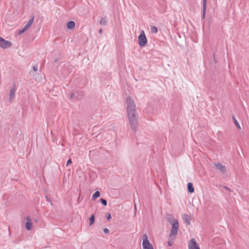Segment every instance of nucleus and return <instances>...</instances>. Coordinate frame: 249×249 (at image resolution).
Segmentation results:
<instances>
[{
    "instance_id": "obj_1",
    "label": "nucleus",
    "mask_w": 249,
    "mask_h": 249,
    "mask_svg": "<svg viewBox=\"0 0 249 249\" xmlns=\"http://www.w3.org/2000/svg\"><path fill=\"white\" fill-rule=\"evenodd\" d=\"M165 218L166 220L172 225V228L170 231V236L177 234L179 228V224L178 220L175 219L172 215L167 214Z\"/></svg>"
},
{
    "instance_id": "obj_2",
    "label": "nucleus",
    "mask_w": 249,
    "mask_h": 249,
    "mask_svg": "<svg viewBox=\"0 0 249 249\" xmlns=\"http://www.w3.org/2000/svg\"><path fill=\"white\" fill-rule=\"evenodd\" d=\"M126 103L127 105V115L137 114L136 112V106L134 100L128 96L126 98Z\"/></svg>"
},
{
    "instance_id": "obj_3",
    "label": "nucleus",
    "mask_w": 249,
    "mask_h": 249,
    "mask_svg": "<svg viewBox=\"0 0 249 249\" xmlns=\"http://www.w3.org/2000/svg\"><path fill=\"white\" fill-rule=\"evenodd\" d=\"M129 126L134 132H135L138 126V114L127 115Z\"/></svg>"
},
{
    "instance_id": "obj_4",
    "label": "nucleus",
    "mask_w": 249,
    "mask_h": 249,
    "mask_svg": "<svg viewBox=\"0 0 249 249\" xmlns=\"http://www.w3.org/2000/svg\"><path fill=\"white\" fill-rule=\"evenodd\" d=\"M142 246L143 249H154L153 245L149 242L148 236L146 234L143 235Z\"/></svg>"
},
{
    "instance_id": "obj_5",
    "label": "nucleus",
    "mask_w": 249,
    "mask_h": 249,
    "mask_svg": "<svg viewBox=\"0 0 249 249\" xmlns=\"http://www.w3.org/2000/svg\"><path fill=\"white\" fill-rule=\"evenodd\" d=\"M139 45L140 47L144 46L147 43V40L144 31L142 30L140 35L138 37Z\"/></svg>"
},
{
    "instance_id": "obj_6",
    "label": "nucleus",
    "mask_w": 249,
    "mask_h": 249,
    "mask_svg": "<svg viewBox=\"0 0 249 249\" xmlns=\"http://www.w3.org/2000/svg\"><path fill=\"white\" fill-rule=\"evenodd\" d=\"M12 46V43L8 40L4 39L0 37V47L3 49L10 48Z\"/></svg>"
},
{
    "instance_id": "obj_7",
    "label": "nucleus",
    "mask_w": 249,
    "mask_h": 249,
    "mask_svg": "<svg viewBox=\"0 0 249 249\" xmlns=\"http://www.w3.org/2000/svg\"><path fill=\"white\" fill-rule=\"evenodd\" d=\"M189 249H200V248L195 239H191L188 243Z\"/></svg>"
},
{
    "instance_id": "obj_8",
    "label": "nucleus",
    "mask_w": 249,
    "mask_h": 249,
    "mask_svg": "<svg viewBox=\"0 0 249 249\" xmlns=\"http://www.w3.org/2000/svg\"><path fill=\"white\" fill-rule=\"evenodd\" d=\"M26 220L25 223V228L28 231H30L33 228V224L32 223V220L29 216H26L25 217Z\"/></svg>"
},
{
    "instance_id": "obj_9",
    "label": "nucleus",
    "mask_w": 249,
    "mask_h": 249,
    "mask_svg": "<svg viewBox=\"0 0 249 249\" xmlns=\"http://www.w3.org/2000/svg\"><path fill=\"white\" fill-rule=\"evenodd\" d=\"M214 166L217 169L219 170L222 173H225L226 172L225 166L220 163H215Z\"/></svg>"
},
{
    "instance_id": "obj_10",
    "label": "nucleus",
    "mask_w": 249,
    "mask_h": 249,
    "mask_svg": "<svg viewBox=\"0 0 249 249\" xmlns=\"http://www.w3.org/2000/svg\"><path fill=\"white\" fill-rule=\"evenodd\" d=\"M16 91V89H15V86H14L10 89L9 102H11L12 101L13 99L14 98Z\"/></svg>"
},
{
    "instance_id": "obj_11",
    "label": "nucleus",
    "mask_w": 249,
    "mask_h": 249,
    "mask_svg": "<svg viewBox=\"0 0 249 249\" xmlns=\"http://www.w3.org/2000/svg\"><path fill=\"white\" fill-rule=\"evenodd\" d=\"M207 7V0H203V5H202V18H205L206 11Z\"/></svg>"
},
{
    "instance_id": "obj_12",
    "label": "nucleus",
    "mask_w": 249,
    "mask_h": 249,
    "mask_svg": "<svg viewBox=\"0 0 249 249\" xmlns=\"http://www.w3.org/2000/svg\"><path fill=\"white\" fill-rule=\"evenodd\" d=\"M183 220L185 221L186 224L189 225L191 224L190 222V216L187 214H183L182 216Z\"/></svg>"
},
{
    "instance_id": "obj_13",
    "label": "nucleus",
    "mask_w": 249,
    "mask_h": 249,
    "mask_svg": "<svg viewBox=\"0 0 249 249\" xmlns=\"http://www.w3.org/2000/svg\"><path fill=\"white\" fill-rule=\"evenodd\" d=\"M177 234H175V235H173L172 236H170V233L169 234L168 241V245L169 246H172L173 245V241L176 237Z\"/></svg>"
},
{
    "instance_id": "obj_14",
    "label": "nucleus",
    "mask_w": 249,
    "mask_h": 249,
    "mask_svg": "<svg viewBox=\"0 0 249 249\" xmlns=\"http://www.w3.org/2000/svg\"><path fill=\"white\" fill-rule=\"evenodd\" d=\"M75 23L73 21H70L67 24V27L69 29H72L74 28Z\"/></svg>"
},
{
    "instance_id": "obj_15",
    "label": "nucleus",
    "mask_w": 249,
    "mask_h": 249,
    "mask_svg": "<svg viewBox=\"0 0 249 249\" xmlns=\"http://www.w3.org/2000/svg\"><path fill=\"white\" fill-rule=\"evenodd\" d=\"M187 189H188V191L190 193H192L194 192V188L193 184L192 183H191V182L188 183Z\"/></svg>"
},
{
    "instance_id": "obj_16",
    "label": "nucleus",
    "mask_w": 249,
    "mask_h": 249,
    "mask_svg": "<svg viewBox=\"0 0 249 249\" xmlns=\"http://www.w3.org/2000/svg\"><path fill=\"white\" fill-rule=\"evenodd\" d=\"M100 24L103 26H107V18H102L100 21Z\"/></svg>"
},
{
    "instance_id": "obj_17",
    "label": "nucleus",
    "mask_w": 249,
    "mask_h": 249,
    "mask_svg": "<svg viewBox=\"0 0 249 249\" xmlns=\"http://www.w3.org/2000/svg\"><path fill=\"white\" fill-rule=\"evenodd\" d=\"M100 196V192L98 191H97L92 195V200H95L96 198H97V197H99Z\"/></svg>"
},
{
    "instance_id": "obj_18",
    "label": "nucleus",
    "mask_w": 249,
    "mask_h": 249,
    "mask_svg": "<svg viewBox=\"0 0 249 249\" xmlns=\"http://www.w3.org/2000/svg\"><path fill=\"white\" fill-rule=\"evenodd\" d=\"M232 119H233V122H234V123L235 124V125H236V126L239 129H241V127L239 125V124L238 123V122H237V121L236 120V119H235V117L234 116H233L232 117Z\"/></svg>"
},
{
    "instance_id": "obj_19",
    "label": "nucleus",
    "mask_w": 249,
    "mask_h": 249,
    "mask_svg": "<svg viewBox=\"0 0 249 249\" xmlns=\"http://www.w3.org/2000/svg\"><path fill=\"white\" fill-rule=\"evenodd\" d=\"M94 220H95L94 215V214H92L89 218V225L90 226L92 225L94 223Z\"/></svg>"
},
{
    "instance_id": "obj_20",
    "label": "nucleus",
    "mask_w": 249,
    "mask_h": 249,
    "mask_svg": "<svg viewBox=\"0 0 249 249\" xmlns=\"http://www.w3.org/2000/svg\"><path fill=\"white\" fill-rule=\"evenodd\" d=\"M151 32L154 34H157L158 32V29L155 26H151Z\"/></svg>"
},
{
    "instance_id": "obj_21",
    "label": "nucleus",
    "mask_w": 249,
    "mask_h": 249,
    "mask_svg": "<svg viewBox=\"0 0 249 249\" xmlns=\"http://www.w3.org/2000/svg\"><path fill=\"white\" fill-rule=\"evenodd\" d=\"M34 17L33 16H31V18H30V19H29V20L28 21L27 23L29 26L31 27V26L32 25V24H33V22H34Z\"/></svg>"
},
{
    "instance_id": "obj_22",
    "label": "nucleus",
    "mask_w": 249,
    "mask_h": 249,
    "mask_svg": "<svg viewBox=\"0 0 249 249\" xmlns=\"http://www.w3.org/2000/svg\"><path fill=\"white\" fill-rule=\"evenodd\" d=\"M101 203L104 205V206H107V201L106 199L104 198H100V199Z\"/></svg>"
},
{
    "instance_id": "obj_23",
    "label": "nucleus",
    "mask_w": 249,
    "mask_h": 249,
    "mask_svg": "<svg viewBox=\"0 0 249 249\" xmlns=\"http://www.w3.org/2000/svg\"><path fill=\"white\" fill-rule=\"evenodd\" d=\"M26 31V30L23 27L22 30L19 31L18 34L19 35H20L24 33Z\"/></svg>"
},
{
    "instance_id": "obj_24",
    "label": "nucleus",
    "mask_w": 249,
    "mask_h": 249,
    "mask_svg": "<svg viewBox=\"0 0 249 249\" xmlns=\"http://www.w3.org/2000/svg\"><path fill=\"white\" fill-rule=\"evenodd\" d=\"M106 218L108 220H109L111 218V214L109 213H107L106 214Z\"/></svg>"
},
{
    "instance_id": "obj_25",
    "label": "nucleus",
    "mask_w": 249,
    "mask_h": 249,
    "mask_svg": "<svg viewBox=\"0 0 249 249\" xmlns=\"http://www.w3.org/2000/svg\"><path fill=\"white\" fill-rule=\"evenodd\" d=\"M103 231L106 234H107L109 232V230L107 228H104Z\"/></svg>"
},
{
    "instance_id": "obj_26",
    "label": "nucleus",
    "mask_w": 249,
    "mask_h": 249,
    "mask_svg": "<svg viewBox=\"0 0 249 249\" xmlns=\"http://www.w3.org/2000/svg\"><path fill=\"white\" fill-rule=\"evenodd\" d=\"M72 163V161L71 160V159H70L68 161H67V164H66V165L67 166H68L69 165L71 164Z\"/></svg>"
},
{
    "instance_id": "obj_27",
    "label": "nucleus",
    "mask_w": 249,
    "mask_h": 249,
    "mask_svg": "<svg viewBox=\"0 0 249 249\" xmlns=\"http://www.w3.org/2000/svg\"><path fill=\"white\" fill-rule=\"evenodd\" d=\"M37 68H38V67H37V66H36V65L34 66L33 67V69L34 71H37Z\"/></svg>"
},
{
    "instance_id": "obj_28",
    "label": "nucleus",
    "mask_w": 249,
    "mask_h": 249,
    "mask_svg": "<svg viewBox=\"0 0 249 249\" xmlns=\"http://www.w3.org/2000/svg\"><path fill=\"white\" fill-rule=\"evenodd\" d=\"M30 27V26H29V25L28 24H26L25 26L24 27V28L27 30V29H28Z\"/></svg>"
},
{
    "instance_id": "obj_29",
    "label": "nucleus",
    "mask_w": 249,
    "mask_h": 249,
    "mask_svg": "<svg viewBox=\"0 0 249 249\" xmlns=\"http://www.w3.org/2000/svg\"><path fill=\"white\" fill-rule=\"evenodd\" d=\"M74 96V94L73 93H71L70 95V97L71 99H72L73 98Z\"/></svg>"
},
{
    "instance_id": "obj_30",
    "label": "nucleus",
    "mask_w": 249,
    "mask_h": 249,
    "mask_svg": "<svg viewBox=\"0 0 249 249\" xmlns=\"http://www.w3.org/2000/svg\"><path fill=\"white\" fill-rule=\"evenodd\" d=\"M46 200L48 201V202H51L50 199L49 198V197L47 196H46Z\"/></svg>"
},
{
    "instance_id": "obj_31",
    "label": "nucleus",
    "mask_w": 249,
    "mask_h": 249,
    "mask_svg": "<svg viewBox=\"0 0 249 249\" xmlns=\"http://www.w3.org/2000/svg\"><path fill=\"white\" fill-rule=\"evenodd\" d=\"M224 188L227 190L228 191H230V189L229 188H228V187H226V186H225Z\"/></svg>"
},
{
    "instance_id": "obj_32",
    "label": "nucleus",
    "mask_w": 249,
    "mask_h": 249,
    "mask_svg": "<svg viewBox=\"0 0 249 249\" xmlns=\"http://www.w3.org/2000/svg\"><path fill=\"white\" fill-rule=\"evenodd\" d=\"M98 32L100 33V34H101L102 33V29H99V31H98Z\"/></svg>"
},
{
    "instance_id": "obj_33",
    "label": "nucleus",
    "mask_w": 249,
    "mask_h": 249,
    "mask_svg": "<svg viewBox=\"0 0 249 249\" xmlns=\"http://www.w3.org/2000/svg\"><path fill=\"white\" fill-rule=\"evenodd\" d=\"M134 209H135V210H136V206L135 204V206H134Z\"/></svg>"
}]
</instances>
